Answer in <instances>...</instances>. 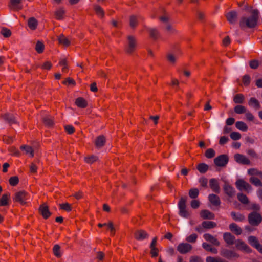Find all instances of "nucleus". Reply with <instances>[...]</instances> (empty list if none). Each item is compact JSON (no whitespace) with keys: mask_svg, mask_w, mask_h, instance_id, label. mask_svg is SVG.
I'll return each mask as SVG.
<instances>
[{"mask_svg":"<svg viewBox=\"0 0 262 262\" xmlns=\"http://www.w3.org/2000/svg\"><path fill=\"white\" fill-rule=\"evenodd\" d=\"M259 14V12L257 9H254L251 11V15L249 17H242L239 22L241 28H255L257 25Z\"/></svg>","mask_w":262,"mask_h":262,"instance_id":"f257e3e1","label":"nucleus"},{"mask_svg":"<svg viewBox=\"0 0 262 262\" xmlns=\"http://www.w3.org/2000/svg\"><path fill=\"white\" fill-rule=\"evenodd\" d=\"M126 38L127 43L124 51L127 54L132 55L136 50L137 47V41L136 37L132 35H128Z\"/></svg>","mask_w":262,"mask_h":262,"instance_id":"f03ea898","label":"nucleus"},{"mask_svg":"<svg viewBox=\"0 0 262 262\" xmlns=\"http://www.w3.org/2000/svg\"><path fill=\"white\" fill-rule=\"evenodd\" d=\"M248 220L249 224L252 226H257L262 221L261 214L257 211H253L249 214Z\"/></svg>","mask_w":262,"mask_h":262,"instance_id":"7ed1b4c3","label":"nucleus"},{"mask_svg":"<svg viewBox=\"0 0 262 262\" xmlns=\"http://www.w3.org/2000/svg\"><path fill=\"white\" fill-rule=\"evenodd\" d=\"M186 196L181 197L178 203V207L179 208V215L182 217L185 218H188L190 216V213L186 210Z\"/></svg>","mask_w":262,"mask_h":262,"instance_id":"20e7f679","label":"nucleus"},{"mask_svg":"<svg viewBox=\"0 0 262 262\" xmlns=\"http://www.w3.org/2000/svg\"><path fill=\"white\" fill-rule=\"evenodd\" d=\"M213 161L216 166L224 167L228 163L229 157L226 154L221 155L215 158Z\"/></svg>","mask_w":262,"mask_h":262,"instance_id":"39448f33","label":"nucleus"},{"mask_svg":"<svg viewBox=\"0 0 262 262\" xmlns=\"http://www.w3.org/2000/svg\"><path fill=\"white\" fill-rule=\"evenodd\" d=\"M220 255L228 259H231L233 258H238L239 256V254L235 251L224 248H221Z\"/></svg>","mask_w":262,"mask_h":262,"instance_id":"423d86ee","label":"nucleus"},{"mask_svg":"<svg viewBox=\"0 0 262 262\" xmlns=\"http://www.w3.org/2000/svg\"><path fill=\"white\" fill-rule=\"evenodd\" d=\"M236 187L241 191L245 190L249 192L252 190L251 186L243 179H238L235 183Z\"/></svg>","mask_w":262,"mask_h":262,"instance_id":"0eeeda50","label":"nucleus"},{"mask_svg":"<svg viewBox=\"0 0 262 262\" xmlns=\"http://www.w3.org/2000/svg\"><path fill=\"white\" fill-rule=\"evenodd\" d=\"M38 211L45 219H48L52 214L51 212L49 211L48 206L46 203L40 205Z\"/></svg>","mask_w":262,"mask_h":262,"instance_id":"6e6552de","label":"nucleus"},{"mask_svg":"<svg viewBox=\"0 0 262 262\" xmlns=\"http://www.w3.org/2000/svg\"><path fill=\"white\" fill-rule=\"evenodd\" d=\"M192 249V246L188 243H182L177 246V250L181 254H186Z\"/></svg>","mask_w":262,"mask_h":262,"instance_id":"1a4fd4ad","label":"nucleus"},{"mask_svg":"<svg viewBox=\"0 0 262 262\" xmlns=\"http://www.w3.org/2000/svg\"><path fill=\"white\" fill-rule=\"evenodd\" d=\"M234 158L236 162L242 164L250 165L251 163L250 161L245 156L240 154L234 155Z\"/></svg>","mask_w":262,"mask_h":262,"instance_id":"9d476101","label":"nucleus"},{"mask_svg":"<svg viewBox=\"0 0 262 262\" xmlns=\"http://www.w3.org/2000/svg\"><path fill=\"white\" fill-rule=\"evenodd\" d=\"M1 117L10 125L17 123L15 117L13 114L7 113L2 114Z\"/></svg>","mask_w":262,"mask_h":262,"instance_id":"9b49d317","label":"nucleus"},{"mask_svg":"<svg viewBox=\"0 0 262 262\" xmlns=\"http://www.w3.org/2000/svg\"><path fill=\"white\" fill-rule=\"evenodd\" d=\"M22 0H10L8 5L9 8L14 11H19L22 9L20 5Z\"/></svg>","mask_w":262,"mask_h":262,"instance_id":"f8f14e48","label":"nucleus"},{"mask_svg":"<svg viewBox=\"0 0 262 262\" xmlns=\"http://www.w3.org/2000/svg\"><path fill=\"white\" fill-rule=\"evenodd\" d=\"M27 194V193L24 190L18 191L15 193L14 200L21 204H25L26 202L24 201V199L26 198Z\"/></svg>","mask_w":262,"mask_h":262,"instance_id":"ddd939ff","label":"nucleus"},{"mask_svg":"<svg viewBox=\"0 0 262 262\" xmlns=\"http://www.w3.org/2000/svg\"><path fill=\"white\" fill-rule=\"evenodd\" d=\"M236 247L241 250H243L247 253H250L251 250L245 243L240 239L236 240L235 242Z\"/></svg>","mask_w":262,"mask_h":262,"instance_id":"4468645a","label":"nucleus"},{"mask_svg":"<svg viewBox=\"0 0 262 262\" xmlns=\"http://www.w3.org/2000/svg\"><path fill=\"white\" fill-rule=\"evenodd\" d=\"M223 239L226 243L229 246L233 245L236 241L235 240V236L229 232H226L224 233Z\"/></svg>","mask_w":262,"mask_h":262,"instance_id":"2eb2a0df","label":"nucleus"},{"mask_svg":"<svg viewBox=\"0 0 262 262\" xmlns=\"http://www.w3.org/2000/svg\"><path fill=\"white\" fill-rule=\"evenodd\" d=\"M226 18L229 23L235 24L237 19L238 14L235 11H232L227 13L226 15Z\"/></svg>","mask_w":262,"mask_h":262,"instance_id":"dca6fc26","label":"nucleus"},{"mask_svg":"<svg viewBox=\"0 0 262 262\" xmlns=\"http://www.w3.org/2000/svg\"><path fill=\"white\" fill-rule=\"evenodd\" d=\"M134 236L136 240H143L148 237V234L143 230H138L134 233Z\"/></svg>","mask_w":262,"mask_h":262,"instance_id":"f3484780","label":"nucleus"},{"mask_svg":"<svg viewBox=\"0 0 262 262\" xmlns=\"http://www.w3.org/2000/svg\"><path fill=\"white\" fill-rule=\"evenodd\" d=\"M200 216L204 220H213L215 217L214 214L208 210H202L200 213Z\"/></svg>","mask_w":262,"mask_h":262,"instance_id":"a211bd4d","label":"nucleus"},{"mask_svg":"<svg viewBox=\"0 0 262 262\" xmlns=\"http://www.w3.org/2000/svg\"><path fill=\"white\" fill-rule=\"evenodd\" d=\"M106 142V138L104 136H98L95 141V145L97 148H100L104 146Z\"/></svg>","mask_w":262,"mask_h":262,"instance_id":"6ab92c4d","label":"nucleus"},{"mask_svg":"<svg viewBox=\"0 0 262 262\" xmlns=\"http://www.w3.org/2000/svg\"><path fill=\"white\" fill-rule=\"evenodd\" d=\"M138 16L135 14H132L129 17V27L132 29H135L138 25Z\"/></svg>","mask_w":262,"mask_h":262,"instance_id":"aec40b11","label":"nucleus"},{"mask_svg":"<svg viewBox=\"0 0 262 262\" xmlns=\"http://www.w3.org/2000/svg\"><path fill=\"white\" fill-rule=\"evenodd\" d=\"M209 186L215 192L219 193L220 191L219 184L215 179H211L209 180Z\"/></svg>","mask_w":262,"mask_h":262,"instance_id":"412c9836","label":"nucleus"},{"mask_svg":"<svg viewBox=\"0 0 262 262\" xmlns=\"http://www.w3.org/2000/svg\"><path fill=\"white\" fill-rule=\"evenodd\" d=\"M203 237L206 241L211 243L215 246H219L220 244V242L214 236L210 234H204Z\"/></svg>","mask_w":262,"mask_h":262,"instance_id":"4be33fe9","label":"nucleus"},{"mask_svg":"<svg viewBox=\"0 0 262 262\" xmlns=\"http://www.w3.org/2000/svg\"><path fill=\"white\" fill-rule=\"evenodd\" d=\"M20 149L24 151L26 155H29L31 158L34 157V149L32 146L28 145H23L20 147Z\"/></svg>","mask_w":262,"mask_h":262,"instance_id":"5701e85b","label":"nucleus"},{"mask_svg":"<svg viewBox=\"0 0 262 262\" xmlns=\"http://www.w3.org/2000/svg\"><path fill=\"white\" fill-rule=\"evenodd\" d=\"M223 189L225 193L230 197H232L235 194V191L234 188L228 183H225L223 187Z\"/></svg>","mask_w":262,"mask_h":262,"instance_id":"b1692460","label":"nucleus"},{"mask_svg":"<svg viewBox=\"0 0 262 262\" xmlns=\"http://www.w3.org/2000/svg\"><path fill=\"white\" fill-rule=\"evenodd\" d=\"M149 36L154 40H157L160 36V32L159 30L155 28H149L148 29Z\"/></svg>","mask_w":262,"mask_h":262,"instance_id":"393cba45","label":"nucleus"},{"mask_svg":"<svg viewBox=\"0 0 262 262\" xmlns=\"http://www.w3.org/2000/svg\"><path fill=\"white\" fill-rule=\"evenodd\" d=\"M208 199L211 203L215 206H219L221 204L220 198L216 194H209Z\"/></svg>","mask_w":262,"mask_h":262,"instance_id":"a878e982","label":"nucleus"},{"mask_svg":"<svg viewBox=\"0 0 262 262\" xmlns=\"http://www.w3.org/2000/svg\"><path fill=\"white\" fill-rule=\"evenodd\" d=\"M75 104L79 108H84L88 106V102L82 97H78L75 100Z\"/></svg>","mask_w":262,"mask_h":262,"instance_id":"bb28decb","label":"nucleus"},{"mask_svg":"<svg viewBox=\"0 0 262 262\" xmlns=\"http://www.w3.org/2000/svg\"><path fill=\"white\" fill-rule=\"evenodd\" d=\"M37 25L38 21L35 17H32L28 19V26L30 29H31L32 30H35L37 28Z\"/></svg>","mask_w":262,"mask_h":262,"instance_id":"cd10ccee","label":"nucleus"},{"mask_svg":"<svg viewBox=\"0 0 262 262\" xmlns=\"http://www.w3.org/2000/svg\"><path fill=\"white\" fill-rule=\"evenodd\" d=\"M44 124L50 127H53L54 122L53 119L50 116H46L42 119Z\"/></svg>","mask_w":262,"mask_h":262,"instance_id":"c85d7f7f","label":"nucleus"},{"mask_svg":"<svg viewBox=\"0 0 262 262\" xmlns=\"http://www.w3.org/2000/svg\"><path fill=\"white\" fill-rule=\"evenodd\" d=\"M230 230L234 232L236 235H240L242 234V229L238 227L235 223H231L229 225Z\"/></svg>","mask_w":262,"mask_h":262,"instance_id":"c756f323","label":"nucleus"},{"mask_svg":"<svg viewBox=\"0 0 262 262\" xmlns=\"http://www.w3.org/2000/svg\"><path fill=\"white\" fill-rule=\"evenodd\" d=\"M93 8L96 14L98 16H99L102 18L104 17V11L101 6L95 4L93 6Z\"/></svg>","mask_w":262,"mask_h":262,"instance_id":"7c9ffc66","label":"nucleus"},{"mask_svg":"<svg viewBox=\"0 0 262 262\" xmlns=\"http://www.w3.org/2000/svg\"><path fill=\"white\" fill-rule=\"evenodd\" d=\"M202 226L206 229H210L216 227V223L212 221H204Z\"/></svg>","mask_w":262,"mask_h":262,"instance_id":"2f4dec72","label":"nucleus"},{"mask_svg":"<svg viewBox=\"0 0 262 262\" xmlns=\"http://www.w3.org/2000/svg\"><path fill=\"white\" fill-rule=\"evenodd\" d=\"M245 99V96L242 94H236L233 97V101L236 104L243 103Z\"/></svg>","mask_w":262,"mask_h":262,"instance_id":"473e14b6","label":"nucleus"},{"mask_svg":"<svg viewBox=\"0 0 262 262\" xmlns=\"http://www.w3.org/2000/svg\"><path fill=\"white\" fill-rule=\"evenodd\" d=\"M198 170L201 173H205L209 169V166L207 164L204 163H201L197 166Z\"/></svg>","mask_w":262,"mask_h":262,"instance_id":"72a5a7b5","label":"nucleus"},{"mask_svg":"<svg viewBox=\"0 0 262 262\" xmlns=\"http://www.w3.org/2000/svg\"><path fill=\"white\" fill-rule=\"evenodd\" d=\"M238 200L244 204H247L249 203V201L248 197L242 193H239L237 194Z\"/></svg>","mask_w":262,"mask_h":262,"instance_id":"f704fd0d","label":"nucleus"},{"mask_svg":"<svg viewBox=\"0 0 262 262\" xmlns=\"http://www.w3.org/2000/svg\"><path fill=\"white\" fill-rule=\"evenodd\" d=\"M231 215L236 221L241 222L245 219V217L244 215L241 213H236L235 212H231Z\"/></svg>","mask_w":262,"mask_h":262,"instance_id":"c9c22d12","label":"nucleus"},{"mask_svg":"<svg viewBox=\"0 0 262 262\" xmlns=\"http://www.w3.org/2000/svg\"><path fill=\"white\" fill-rule=\"evenodd\" d=\"M10 197V194H4L0 199V206H4L8 205V200Z\"/></svg>","mask_w":262,"mask_h":262,"instance_id":"e433bc0d","label":"nucleus"},{"mask_svg":"<svg viewBox=\"0 0 262 262\" xmlns=\"http://www.w3.org/2000/svg\"><path fill=\"white\" fill-rule=\"evenodd\" d=\"M236 127L242 131H247L248 130V126L243 121H237L235 123Z\"/></svg>","mask_w":262,"mask_h":262,"instance_id":"4c0bfd02","label":"nucleus"},{"mask_svg":"<svg viewBox=\"0 0 262 262\" xmlns=\"http://www.w3.org/2000/svg\"><path fill=\"white\" fill-rule=\"evenodd\" d=\"M58 41L59 43L62 44L66 47H68L70 45V41L62 34L59 36Z\"/></svg>","mask_w":262,"mask_h":262,"instance_id":"58836bf2","label":"nucleus"},{"mask_svg":"<svg viewBox=\"0 0 262 262\" xmlns=\"http://www.w3.org/2000/svg\"><path fill=\"white\" fill-rule=\"evenodd\" d=\"M248 242L251 245L254 247L255 248L257 246H259L258 241L255 236H250L248 237Z\"/></svg>","mask_w":262,"mask_h":262,"instance_id":"ea45409f","label":"nucleus"},{"mask_svg":"<svg viewBox=\"0 0 262 262\" xmlns=\"http://www.w3.org/2000/svg\"><path fill=\"white\" fill-rule=\"evenodd\" d=\"M248 103L250 105H253L256 110H258L260 108V105L258 101L255 98H251Z\"/></svg>","mask_w":262,"mask_h":262,"instance_id":"a19ab883","label":"nucleus"},{"mask_svg":"<svg viewBox=\"0 0 262 262\" xmlns=\"http://www.w3.org/2000/svg\"><path fill=\"white\" fill-rule=\"evenodd\" d=\"M35 49L36 51L38 53L40 54L43 52L44 49H45V46L41 41L38 40L37 41V42L36 43Z\"/></svg>","mask_w":262,"mask_h":262,"instance_id":"79ce46f5","label":"nucleus"},{"mask_svg":"<svg viewBox=\"0 0 262 262\" xmlns=\"http://www.w3.org/2000/svg\"><path fill=\"white\" fill-rule=\"evenodd\" d=\"M234 111L237 114H241L246 112V108L244 106L237 105L234 108Z\"/></svg>","mask_w":262,"mask_h":262,"instance_id":"37998d69","label":"nucleus"},{"mask_svg":"<svg viewBox=\"0 0 262 262\" xmlns=\"http://www.w3.org/2000/svg\"><path fill=\"white\" fill-rule=\"evenodd\" d=\"M199 194V191L198 188H192L189 191V196L193 199H196Z\"/></svg>","mask_w":262,"mask_h":262,"instance_id":"c03bdc74","label":"nucleus"},{"mask_svg":"<svg viewBox=\"0 0 262 262\" xmlns=\"http://www.w3.org/2000/svg\"><path fill=\"white\" fill-rule=\"evenodd\" d=\"M249 181L251 183L255 185V186L262 187V183L261 181L256 177H252L250 178Z\"/></svg>","mask_w":262,"mask_h":262,"instance_id":"a18cd8bd","label":"nucleus"},{"mask_svg":"<svg viewBox=\"0 0 262 262\" xmlns=\"http://www.w3.org/2000/svg\"><path fill=\"white\" fill-rule=\"evenodd\" d=\"M98 157L95 155H91L89 157H85L84 158V161L89 164H91L98 160Z\"/></svg>","mask_w":262,"mask_h":262,"instance_id":"49530a36","label":"nucleus"},{"mask_svg":"<svg viewBox=\"0 0 262 262\" xmlns=\"http://www.w3.org/2000/svg\"><path fill=\"white\" fill-rule=\"evenodd\" d=\"M64 13L65 11L62 8H60L55 12V15L57 19H62Z\"/></svg>","mask_w":262,"mask_h":262,"instance_id":"de8ad7c7","label":"nucleus"},{"mask_svg":"<svg viewBox=\"0 0 262 262\" xmlns=\"http://www.w3.org/2000/svg\"><path fill=\"white\" fill-rule=\"evenodd\" d=\"M53 252L54 255L57 257H60L61 256L60 245L58 244L55 245L53 248Z\"/></svg>","mask_w":262,"mask_h":262,"instance_id":"09e8293b","label":"nucleus"},{"mask_svg":"<svg viewBox=\"0 0 262 262\" xmlns=\"http://www.w3.org/2000/svg\"><path fill=\"white\" fill-rule=\"evenodd\" d=\"M9 182L10 185L15 186L19 183V178L17 176H13L10 178Z\"/></svg>","mask_w":262,"mask_h":262,"instance_id":"8fccbe9b","label":"nucleus"},{"mask_svg":"<svg viewBox=\"0 0 262 262\" xmlns=\"http://www.w3.org/2000/svg\"><path fill=\"white\" fill-rule=\"evenodd\" d=\"M215 155V151L212 148L207 149L205 153V157L208 159H211L214 157Z\"/></svg>","mask_w":262,"mask_h":262,"instance_id":"3c124183","label":"nucleus"},{"mask_svg":"<svg viewBox=\"0 0 262 262\" xmlns=\"http://www.w3.org/2000/svg\"><path fill=\"white\" fill-rule=\"evenodd\" d=\"M59 206L61 209L69 212L72 210L71 205L68 203H65L59 204Z\"/></svg>","mask_w":262,"mask_h":262,"instance_id":"603ef678","label":"nucleus"},{"mask_svg":"<svg viewBox=\"0 0 262 262\" xmlns=\"http://www.w3.org/2000/svg\"><path fill=\"white\" fill-rule=\"evenodd\" d=\"M1 33L6 38L9 37L11 35V31L10 29L6 28H3Z\"/></svg>","mask_w":262,"mask_h":262,"instance_id":"864d4df0","label":"nucleus"},{"mask_svg":"<svg viewBox=\"0 0 262 262\" xmlns=\"http://www.w3.org/2000/svg\"><path fill=\"white\" fill-rule=\"evenodd\" d=\"M230 137L233 140H238L241 139V135L238 132H233L231 133Z\"/></svg>","mask_w":262,"mask_h":262,"instance_id":"5fc2aeb1","label":"nucleus"},{"mask_svg":"<svg viewBox=\"0 0 262 262\" xmlns=\"http://www.w3.org/2000/svg\"><path fill=\"white\" fill-rule=\"evenodd\" d=\"M249 66L251 69H256L259 66V61L257 60H252L249 62Z\"/></svg>","mask_w":262,"mask_h":262,"instance_id":"6e6d98bb","label":"nucleus"},{"mask_svg":"<svg viewBox=\"0 0 262 262\" xmlns=\"http://www.w3.org/2000/svg\"><path fill=\"white\" fill-rule=\"evenodd\" d=\"M66 132L69 134H72L75 132L74 127L71 125H67L64 126Z\"/></svg>","mask_w":262,"mask_h":262,"instance_id":"4d7b16f0","label":"nucleus"},{"mask_svg":"<svg viewBox=\"0 0 262 262\" xmlns=\"http://www.w3.org/2000/svg\"><path fill=\"white\" fill-rule=\"evenodd\" d=\"M243 82L245 86L249 85L251 81L250 77L248 75H245L242 78Z\"/></svg>","mask_w":262,"mask_h":262,"instance_id":"13d9d810","label":"nucleus"},{"mask_svg":"<svg viewBox=\"0 0 262 262\" xmlns=\"http://www.w3.org/2000/svg\"><path fill=\"white\" fill-rule=\"evenodd\" d=\"M197 237H198L197 234L194 233V234H191L190 235L187 236L186 237V239L188 242L194 243L196 241Z\"/></svg>","mask_w":262,"mask_h":262,"instance_id":"bf43d9fd","label":"nucleus"},{"mask_svg":"<svg viewBox=\"0 0 262 262\" xmlns=\"http://www.w3.org/2000/svg\"><path fill=\"white\" fill-rule=\"evenodd\" d=\"M167 60L172 64H174L176 62V58L172 54H168L166 55Z\"/></svg>","mask_w":262,"mask_h":262,"instance_id":"052dcab7","label":"nucleus"},{"mask_svg":"<svg viewBox=\"0 0 262 262\" xmlns=\"http://www.w3.org/2000/svg\"><path fill=\"white\" fill-rule=\"evenodd\" d=\"M165 29L167 32L170 33H174L177 32L176 30L174 29L172 26L169 23L166 24Z\"/></svg>","mask_w":262,"mask_h":262,"instance_id":"680f3d73","label":"nucleus"},{"mask_svg":"<svg viewBox=\"0 0 262 262\" xmlns=\"http://www.w3.org/2000/svg\"><path fill=\"white\" fill-rule=\"evenodd\" d=\"M10 152H11L14 156L19 157L20 155L19 150L15 147H11L9 149Z\"/></svg>","mask_w":262,"mask_h":262,"instance_id":"e2e57ef3","label":"nucleus"},{"mask_svg":"<svg viewBox=\"0 0 262 262\" xmlns=\"http://www.w3.org/2000/svg\"><path fill=\"white\" fill-rule=\"evenodd\" d=\"M200 202L199 200H193L190 203L191 207L193 209H196L200 206Z\"/></svg>","mask_w":262,"mask_h":262,"instance_id":"0e129e2a","label":"nucleus"},{"mask_svg":"<svg viewBox=\"0 0 262 262\" xmlns=\"http://www.w3.org/2000/svg\"><path fill=\"white\" fill-rule=\"evenodd\" d=\"M259 172V171L254 168H250L248 170V173L250 176L258 175Z\"/></svg>","mask_w":262,"mask_h":262,"instance_id":"69168bd1","label":"nucleus"},{"mask_svg":"<svg viewBox=\"0 0 262 262\" xmlns=\"http://www.w3.org/2000/svg\"><path fill=\"white\" fill-rule=\"evenodd\" d=\"M189 262H203V261L199 256H192L190 257Z\"/></svg>","mask_w":262,"mask_h":262,"instance_id":"338daca9","label":"nucleus"},{"mask_svg":"<svg viewBox=\"0 0 262 262\" xmlns=\"http://www.w3.org/2000/svg\"><path fill=\"white\" fill-rule=\"evenodd\" d=\"M220 257L216 258L211 256L207 257L206 261V262H219Z\"/></svg>","mask_w":262,"mask_h":262,"instance_id":"774afa93","label":"nucleus"}]
</instances>
